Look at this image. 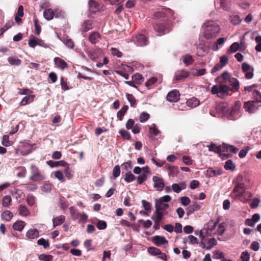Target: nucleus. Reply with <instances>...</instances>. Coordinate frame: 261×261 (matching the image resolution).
Wrapping results in <instances>:
<instances>
[{
  "instance_id": "nucleus-10",
  "label": "nucleus",
  "mask_w": 261,
  "mask_h": 261,
  "mask_svg": "<svg viewBox=\"0 0 261 261\" xmlns=\"http://www.w3.org/2000/svg\"><path fill=\"white\" fill-rule=\"evenodd\" d=\"M153 28L156 32L160 34L159 35H161L166 32H168L170 30V26L169 24L156 23L154 25Z\"/></svg>"
},
{
  "instance_id": "nucleus-23",
  "label": "nucleus",
  "mask_w": 261,
  "mask_h": 261,
  "mask_svg": "<svg viewBox=\"0 0 261 261\" xmlns=\"http://www.w3.org/2000/svg\"><path fill=\"white\" fill-rule=\"evenodd\" d=\"M215 6L217 8L220 7L225 10H228L229 7L226 3V0H215Z\"/></svg>"
},
{
  "instance_id": "nucleus-24",
  "label": "nucleus",
  "mask_w": 261,
  "mask_h": 261,
  "mask_svg": "<svg viewBox=\"0 0 261 261\" xmlns=\"http://www.w3.org/2000/svg\"><path fill=\"white\" fill-rule=\"evenodd\" d=\"M65 219V216L63 215H60L54 218L53 220L54 228L62 224Z\"/></svg>"
},
{
  "instance_id": "nucleus-36",
  "label": "nucleus",
  "mask_w": 261,
  "mask_h": 261,
  "mask_svg": "<svg viewBox=\"0 0 261 261\" xmlns=\"http://www.w3.org/2000/svg\"><path fill=\"white\" fill-rule=\"evenodd\" d=\"M158 79L156 77H152L145 83V86L148 89H151L156 84Z\"/></svg>"
},
{
  "instance_id": "nucleus-47",
  "label": "nucleus",
  "mask_w": 261,
  "mask_h": 261,
  "mask_svg": "<svg viewBox=\"0 0 261 261\" xmlns=\"http://www.w3.org/2000/svg\"><path fill=\"white\" fill-rule=\"evenodd\" d=\"M26 201L29 206H33L35 203V197L32 194L27 195Z\"/></svg>"
},
{
  "instance_id": "nucleus-54",
  "label": "nucleus",
  "mask_w": 261,
  "mask_h": 261,
  "mask_svg": "<svg viewBox=\"0 0 261 261\" xmlns=\"http://www.w3.org/2000/svg\"><path fill=\"white\" fill-rule=\"evenodd\" d=\"M148 252L151 255H156L161 253V250L155 247H149Z\"/></svg>"
},
{
  "instance_id": "nucleus-31",
  "label": "nucleus",
  "mask_w": 261,
  "mask_h": 261,
  "mask_svg": "<svg viewBox=\"0 0 261 261\" xmlns=\"http://www.w3.org/2000/svg\"><path fill=\"white\" fill-rule=\"evenodd\" d=\"M35 96L34 95H28L25 96L20 102L21 105H26L34 101Z\"/></svg>"
},
{
  "instance_id": "nucleus-51",
  "label": "nucleus",
  "mask_w": 261,
  "mask_h": 261,
  "mask_svg": "<svg viewBox=\"0 0 261 261\" xmlns=\"http://www.w3.org/2000/svg\"><path fill=\"white\" fill-rule=\"evenodd\" d=\"M89 5L90 9L94 12H95L98 9L97 3L93 0H90L89 1Z\"/></svg>"
},
{
  "instance_id": "nucleus-14",
  "label": "nucleus",
  "mask_w": 261,
  "mask_h": 261,
  "mask_svg": "<svg viewBox=\"0 0 261 261\" xmlns=\"http://www.w3.org/2000/svg\"><path fill=\"white\" fill-rule=\"evenodd\" d=\"M207 147L210 151H213L217 153L225 151V146L224 145L217 146L214 143H212L210 145H207Z\"/></svg>"
},
{
  "instance_id": "nucleus-19",
  "label": "nucleus",
  "mask_w": 261,
  "mask_h": 261,
  "mask_svg": "<svg viewBox=\"0 0 261 261\" xmlns=\"http://www.w3.org/2000/svg\"><path fill=\"white\" fill-rule=\"evenodd\" d=\"M227 83L232 86V88H231V91H237L239 90L240 87L239 82L236 78L231 76Z\"/></svg>"
},
{
  "instance_id": "nucleus-9",
  "label": "nucleus",
  "mask_w": 261,
  "mask_h": 261,
  "mask_svg": "<svg viewBox=\"0 0 261 261\" xmlns=\"http://www.w3.org/2000/svg\"><path fill=\"white\" fill-rule=\"evenodd\" d=\"M242 69L245 73V77L247 79H251L253 77L254 69L248 63L246 62L242 63Z\"/></svg>"
},
{
  "instance_id": "nucleus-15",
  "label": "nucleus",
  "mask_w": 261,
  "mask_h": 261,
  "mask_svg": "<svg viewBox=\"0 0 261 261\" xmlns=\"http://www.w3.org/2000/svg\"><path fill=\"white\" fill-rule=\"evenodd\" d=\"M87 54L91 60H94L102 54V51L99 48L93 49L88 51Z\"/></svg>"
},
{
  "instance_id": "nucleus-50",
  "label": "nucleus",
  "mask_w": 261,
  "mask_h": 261,
  "mask_svg": "<svg viewBox=\"0 0 261 261\" xmlns=\"http://www.w3.org/2000/svg\"><path fill=\"white\" fill-rule=\"evenodd\" d=\"M37 244L40 246H42L44 248H47L49 246L48 241L43 238L39 239L37 241Z\"/></svg>"
},
{
  "instance_id": "nucleus-42",
  "label": "nucleus",
  "mask_w": 261,
  "mask_h": 261,
  "mask_svg": "<svg viewBox=\"0 0 261 261\" xmlns=\"http://www.w3.org/2000/svg\"><path fill=\"white\" fill-rule=\"evenodd\" d=\"M253 96L254 99L253 101H255L257 103L260 104L261 102V94L260 92L257 90H254L253 93Z\"/></svg>"
},
{
  "instance_id": "nucleus-6",
  "label": "nucleus",
  "mask_w": 261,
  "mask_h": 261,
  "mask_svg": "<svg viewBox=\"0 0 261 261\" xmlns=\"http://www.w3.org/2000/svg\"><path fill=\"white\" fill-rule=\"evenodd\" d=\"M28 44L30 47L34 48L37 45L42 46L45 48L48 47V45L44 41L33 35H31L28 39Z\"/></svg>"
},
{
  "instance_id": "nucleus-17",
  "label": "nucleus",
  "mask_w": 261,
  "mask_h": 261,
  "mask_svg": "<svg viewBox=\"0 0 261 261\" xmlns=\"http://www.w3.org/2000/svg\"><path fill=\"white\" fill-rule=\"evenodd\" d=\"M152 241L155 245L158 246L168 243V241L164 237L159 236H155L153 237Z\"/></svg>"
},
{
  "instance_id": "nucleus-45",
  "label": "nucleus",
  "mask_w": 261,
  "mask_h": 261,
  "mask_svg": "<svg viewBox=\"0 0 261 261\" xmlns=\"http://www.w3.org/2000/svg\"><path fill=\"white\" fill-rule=\"evenodd\" d=\"M224 167L226 170L233 171L235 169L236 166L232 161L229 160L225 162Z\"/></svg>"
},
{
  "instance_id": "nucleus-52",
  "label": "nucleus",
  "mask_w": 261,
  "mask_h": 261,
  "mask_svg": "<svg viewBox=\"0 0 261 261\" xmlns=\"http://www.w3.org/2000/svg\"><path fill=\"white\" fill-rule=\"evenodd\" d=\"M138 222L140 224H142L143 226L146 228H149L152 225V222L149 220L146 221H144L143 220H138Z\"/></svg>"
},
{
  "instance_id": "nucleus-26",
  "label": "nucleus",
  "mask_w": 261,
  "mask_h": 261,
  "mask_svg": "<svg viewBox=\"0 0 261 261\" xmlns=\"http://www.w3.org/2000/svg\"><path fill=\"white\" fill-rule=\"evenodd\" d=\"M167 212L166 211H158L155 210L152 217L156 218L157 220H162L163 216L165 215Z\"/></svg>"
},
{
  "instance_id": "nucleus-46",
  "label": "nucleus",
  "mask_w": 261,
  "mask_h": 261,
  "mask_svg": "<svg viewBox=\"0 0 261 261\" xmlns=\"http://www.w3.org/2000/svg\"><path fill=\"white\" fill-rule=\"evenodd\" d=\"M92 23L90 20L86 21L84 22L82 27L83 31L87 32L92 29Z\"/></svg>"
},
{
  "instance_id": "nucleus-48",
  "label": "nucleus",
  "mask_w": 261,
  "mask_h": 261,
  "mask_svg": "<svg viewBox=\"0 0 261 261\" xmlns=\"http://www.w3.org/2000/svg\"><path fill=\"white\" fill-rule=\"evenodd\" d=\"M217 241L215 238H211L208 240V246L206 247V250L211 249L214 246L217 245Z\"/></svg>"
},
{
  "instance_id": "nucleus-37",
  "label": "nucleus",
  "mask_w": 261,
  "mask_h": 261,
  "mask_svg": "<svg viewBox=\"0 0 261 261\" xmlns=\"http://www.w3.org/2000/svg\"><path fill=\"white\" fill-rule=\"evenodd\" d=\"M241 107V103L240 101H236L234 106L232 108L230 114L240 113V110Z\"/></svg>"
},
{
  "instance_id": "nucleus-43",
  "label": "nucleus",
  "mask_w": 261,
  "mask_h": 261,
  "mask_svg": "<svg viewBox=\"0 0 261 261\" xmlns=\"http://www.w3.org/2000/svg\"><path fill=\"white\" fill-rule=\"evenodd\" d=\"M183 62L186 66L191 65L193 62L192 57L189 55L185 56L183 59Z\"/></svg>"
},
{
  "instance_id": "nucleus-30",
  "label": "nucleus",
  "mask_w": 261,
  "mask_h": 261,
  "mask_svg": "<svg viewBox=\"0 0 261 261\" xmlns=\"http://www.w3.org/2000/svg\"><path fill=\"white\" fill-rule=\"evenodd\" d=\"M226 40V38L224 37L219 38L218 39H217L215 44L212 47V49L214 51L218 50L219 48V46L222 45Z\"/></svg>"
},
{
  "instance_id": "nucleus-33",
  "label": "nucleus",
  "mask_w": 261,
  "mask_h": 261,
  "mask_svg": "<svg viewBox=\"0 0 261 261\" xmlns=\"http://www.w3.org/2000/svg\"><path fill=\"white\" fill-rule=\"evenodd\" d=\"M25 223L22 221H17L13 225L14 229L21 231L24 227Z\"/></svg>"
},
{
  "instance_id": "nucleus-21",
  "label": "nucleus",
  "mask_w": 261,
  "mask_h": 261,
  "mask_svg": "<svg viewBox=\"0 0 261 261\" xmlns=\"http://www.w3.org/2000/svg\"><path fill=\"white\" fill-rule=\"evenodd\" d=\"M39 235V232L36 228L30 229L26 233V237L30 239L38 238Z\"/></svg>"
},
{
  "instance_id": "nucleus-34",
  "label": "nucleus",
  "mask_w": 261,
  "mask_h": 261,
  "mask_svg": "<svg viewBox=\"0 0 261 261\" xmlns=\"http://www.w3.org/2000/svg\"><path fill=\"white\" fill-rule=\"evenodd\" d=\"M43 16L46 20H51L54 16V13L53 10L51 9L45 10L43 13Z\"/></svg>"
},
{
  "instance_id": "nucleus-18",
  "label": "nucleus",
  "mask_w": 261,
  "mask_h": 261,
  "mask_svg": "<svg viewBox=\"0 0 261 261\" xmlns=\"http://www.w3.org/2000/svg\"><path fill=\"white\" fill-rule=\"evenodd\" d=\"M54 61L56 66L62 70L65 69L68 66L67 63L59 57L55 58Z\"/></svg>"
},
{
  "instance_id": "nucleus-58",
  "label": "nucleus",
  "mask_w": 261,
  "mask_h": 261,
  "mask_svg": "<svg viewBox=\"0 0 261 261\" xmlns=\"http://www.w3.org/2000/svg\"><path fill=\"white\" fill-rule=\"evenodd\" d=\"M126 96L127 100L129 101V102L130 104V106L132 107H135V106L136 105V99H135L134 97L133 96V95L130 94H127Z\"/></svg>"
},
{
  "instance_id": "nucleus-64",
  "label": "nucleus",
  "mask_w": 261,
  "mask_h": 261,
  "mask_svg": "<svg viewBox=\"0 0 261 261\" xmlns=\"http://www.w3.org/2000/svg\"><path fill=\"white\" fill-rule=\"evenodd\" d=\"M221 77L223 79L224 82L227 83L231 77V76L228 72L225 71L222 74Z\"/></svg>"
},
{
  "instance_id": "nucleus-41",
  "label": "nucleus",
  "mask_w": 261,
  "mask_h": 261,
  "mask_svg": "<svg viewBox=\"0 0 261 261\" xmlns=\"http://www.w3.org/2000/svg\"><path fill=\"white\" fill-rule=\"evenodd\" d=\"M8 61L11 65L19 66L21 63V61L16 58L9 57L8 59Z\"/></svg>"
},
{
  "instance_id": "nucleus-53",
  "label": "nucleus",
  "mask_w": 261,
  "mask_h": 261,
  "mask_svg": "<svg viewBox=\"0 0 261 261\" xmlns=\"http://www.w3.org/2000/svg\"><path fill=\"white\" fill-rule=\"evenodd\" d=\"M39 258L40 260L43 261H52L53 256L50 255L42 254L39 255Z\"/></svg>"
},
{
  "instance_id": "nucleus-8",
  "label": "nucleus",
  "mask_w": 261,
  "mask_h": 261,
  "mask_svg": "<svg viewBox=\"0 0 261 261\" xmlns=\"http://www.w3.org/2000/svg\"><path fill=\"white\" fill-rule=\"evenodd\" d=\"M132 41L138 46H144L148 43V41L146 37L141 34H139L133 38Z\"/></svg>"
},
{
  "instance_id": "nucleus-39",
  "label": "nucleus",
  "mask_w": 261,
  "mask_h": 261,
  "mask_svg": "<svg viewBox=\"0 0 261 261\" xmlns=\"http://www.w3.org/2000/svg\"><path fill=\"white\" fill-rule=\"evenodd\" d=\"M13 214L9 211H5L2 214V218L6 221H9L13 217Z\"/></svg>"
},
{
  "instance_id": "nucleus-16",
  "label": "nucleus",
  "mask_w": 261,
  "mask_h": 261,
  "mask_svg": "<svg viewBox=\"0 0 261 261\" xmlns=\"http://www.w3.org/2000/svg\"><path fill=\"white\" fill-rule=\"evenodd\" d=\"M189 75V72L185 70H182L177 71L174 75V80L180 81L181 80Z\"/></svg>"
},
{
  "instance_id": "nucleus-27",
  "label": "nucleus",
  "mask_w": 261,
  "mask_h": 261,
  "mask_svg": "<svg viewBox=\"0 0 261 261\" xmlns=\"http://www.w3.org/2000/svg\"><path fill=\"white\" fill-rule=\"evenodd\" d=\"M18 212L20 215L24 217L28 216L30 215L29 209L23 205H20L18 208Z\"/></svg>"
},
{
  "instance_id": "nucleus-62",
  "label": "nucleus",
  "mask_w": 261,
  "mask_h": 261,
  "mask_svg": "<svg viewBox=\"0 0 261 261\" xmlns=\"http://www.w3.org/2000/svg\"><path fill=\"white\" fill-rule=\"evenodd\" d=\"M111 54L114 56H116L118 58H120L122 56V54L118 49L116 48H111Z\"/></svg>"
},
{
  "instance_id": "nucleus-32",
  "label": "nucleus",
  "mask_w": 261,
  "mask_h": 261,
  "mask_svg": "<svg viewBox=\"0 0 261 261\" xmlns=\"http://www.w3.org/2000/svg\"><path fill=\"white\" fill-rule=\"evenodd\" d=\"M208 49L205 46L200 44L197 48V55L198 56H203L206 53H207Z\"/></svg>"
},
{
  "instance_id": "nucleus-35",
  "label": "nucleus",
  "mask_w": 261,
  "mask_h": 261,
  "mask_svg": "<svg viewBox=\"0 0 261 261\" xmlns=\"http://www.w3.org/2000/svg\"><path fill=\"white\" fill-rule=\"evenodd\" d=\"M186 186L184 184L181 183L180 185L177 184H173L172 185V188L173 191L176 193H179L181 190L185 189Z\"/></svg>"
},
{
  "instance_id": "nucleus-7",
  "label": "nucleus",
  "mask_w": 261,
  "mask_h": 261,
  "mask_svg": "<svg viewBox=\"0 0 261 261\" xmlns=\"http://www.w3.org/2000/svg\"><path fill=\"white\" fill-rule=\"evenodd\" d=\"M261 105L256 103L255 101H248L244 103V108L246 112L253 113L256 112L258 108Z\"/></svg>"
},
{
  "instance_id": "nucleus-11",
  "label": "nucleus",
  "mask_w": 261,
  "mask_h": 261,
  "mask_svg": "<svg viewBox=\"0 0 261 261\" xmlns=\"http://www.w3.org/2000/svg\"><path fill=\"white\" fill-rule=\"evenodd\" d=\"M180 94L177 90H173L167 95V100L170 102H177L179 99Z\"/></svg>"
},
{
  "instance_id": "nucleus-4",
  "label": "nucleus",
  "mask_w": 261,
  "mask_h": 261,
  "mask_svg": "<svg viewBox=\"0 0 261 261\" xmlns=\"http://www.w3.org/2000/svg\"><path fill=\"white\" fill-rule=\"evenodd\" d=\"M169 14L172 15L173 18H175L174 12L171 9L166 8L165 7H161L156 12H154L153 16V18L155 19H160L163 17H165Z\"/></svg>"
},
{
  "instance_id": "nucleus-40",
  "label": "nucleus",
  "mask_w": 261,
  "mask_h": 261,
  "mask_svg": "<svg viewBox=\"0 0 261 261\" xmlns=\"http://www.w3.org/2000/svg\"><path fill=\"white\" fill-rule=\"evenodd\" d=\"M169 170V175L171 177H174L176 176L178 173V169L177 167L175 166H169L168 167Z\"/></svg>"
},
{
  "instance_id": "nucleus-12",
  "label": "nucleus",
  "mask_w": 261,
  "mask_h": 261,
  "mask_svg": "<svg viewBox=\"0 0 261 261\" xmlns=\"http://www.w3.org/2000/svg\"><path fill=\"white\" fill-rule=\"evenodd\" d=\"M245 187L243 183H236V185L233 189V192L236 197L242 196L245 191Z\"/></svg>"
},
{
  "instance_id": "nucleus-60",
  "label": "nucleus",
  "mask_w": 261,
  "mask_h": 261,
  "mask_svg": "<svg viewBox=\"0 0 261 261\" xmlns=\"http://www.w3.org/2000/svg\"><path fill=\"white\" fill-rule=\"evenodd\" d=\"M2 144L3 146L8 147L10 146L11 144L9 140V136L7 135H4L3 138V141Z\"/></svg>"
},
{
  "instance_id": "nucleus-49",
  "label": "nucleus",
  "mask_w": 261,
  "mask_h": 261,
  "mask_svg": "<svg viewBox=\"0 0 261 261\" xmlns=\"http://www.w3.org/2000/svg\"><path fill=\"white\" fill-rule=\"evenodd\" d=\"M240 47V46L238 42H234L230 45L228 51L232 53H236L239 50Z\"/></svg>"
},
{
  "instance_id": "nucleus-29",
  "label": "nucleus",
  "mask_w": 261,
  "mask_h": 261,
  "mask_svg": "<svg viewBox=\"0 0 261 261\" xmlns=\"http://www.w3.org/2000/svg\"><path fill=\"white\" fill-rule=\"evenodd\" d=\"M186 103L187 106L191 108L196 107L200 104L199 100L195 97H193L188 99Z\"/></svg>"
},
{
  "instance_id": "nucleus-13",
  "label": "nucleus",
  "mask_w": 261,
  "mask_h": 261,
  "mask_svg": "<svg viewBox=\"0 0 261 261\" xmlns=\"http://www.w3.org/2000/svg\"><path fill=\"white\" fill-rule=\"evenodd\" d=\"M152 180L154 182V187L158 191H162L165 186L163 179L157 176H153Z\"/></svg>"
},
{
  "instance_id": "nucleus-3",
  "label": "nucleus",
  "mask_w": 261,
  "mask_h": 261,
  "mask_svg": "<svg viewBox=\"0 0 261 261\" xmlns=\"http://www.w3.org/2000/svg\"><path fill=\"white\" fill-rule=\"evenodd\" d=\"M30 172L31 175L29 177V179L33 182H39L45 178V176L35 165H32L30 167Z\"/></svg>"
},
{
  "instance_id": "nucleus-22",
  "label": "nucleus",
  "mask_w": 261,
  "mask_h": 261,
  "mask_svg": "<svg viewBox=\"0 0 261 261\" xmlns=\"http://www.w3.org/2000/svg\"><path fill=\"white\" fill-rule=\"evenodd\" d=\"M100 35L99 33L94 32L89 37V40L92 44H95L99 41L100 38Z\"/></svg>"
},
{
  "instance_id": "nucleus-57",
  "label": "nucleus",
  "mask_w": 261,
  "mask_h": 261,
  "mask_svg": "<svg viewBox=\"0 0 261 261\" xmlns=\"http://www.w3.org/2000/svg\"><path fill=\"white\" fill-rule=\"evenodd\" d=\"M96 226L98 229L103 230L106 228L107 223L104 221L98 220Z\"/></svg>"
},
{
  "instance_id": "nucleus-20",
  "label": "nucleus",
  "mask_w": 261,
  "mask_h": 261,
  "mask_svg": "<svg viewBox=\"0 0 261 261\" xmlns=\"http://www.w3.org/2000/svg\"><path fill=\"white\" fill-rule=\"evenodd\" d=\"M155 207L158 211H166L169 207V204L163 203L161 200H155Z\"/></svg>"
},
{
  "instance_id": "nucleus-25",
  "label": "nucleus",
  "mask_w": 261,
  "mask_h": 261,
  "mask_svg": "<svg viewBox=\"0 0 261 261\" xmlns=\"http://www.w3.org/2000/svg\"><path fill=\"white\" fill-rule=\"evenodd\" d=\"M160 131L156 128L154 124H151L149 126V137L153 139V138L158 135Z\"/></svg>"
},
{
  "instance_id": "nucleus-38",
  "label": "nucleus",
  "mask_w": 261,
  "mask_h": 261,
  "mask_svg": "<svg viewBox=\"0 0 261 261\" xmlns=\"http://www.w3.org/2000/svg\"><path fill=\"white\" fill-rule=\"evenodd\" d=\"M135 175L130 171L127 172L124 175V180L129 183L132 182L136 179Z\"/></svg>"
},
{
  "instance_id": "nucleus-28",
  "label": "nucleus",
  "mask_w": 261,
  "mask_h": 261,
  "mask_svg": "<svg viewBox=\"0 0 261 261\" xmlns=\"http://www.w3.org/2000/svg\"><path fill=\"white\" fill-rule=\"evenodd\" d=\"M226 223L224 222L221 223L218 226L216 231L214 234L218 236L222 235L226 230Z\"/></svg>"
},
{
  "instance_id": "nucleus-61",
  "label": "nucleus",
  "mask_w": 261,
  "mask_h": 261,
  "mask_svg": "<svg viewBox=\"0 0 261 261\" xmlns=\"http://www.w3.org/2000/svg\"><path fill=\"white\" fill-rule=\"evenodd\" d=\"M60 83L61 85V88L63 90H68L69 89V87L67 83L66 80H65L64 78L62 77L60 79Z\"/></svg>"
},
{
  "instance_id": "nucleus-55",
  "label": "nucleus",
  "mask_w": 261,
  "mask_h": 261,
  "mask_svg": "<svg viewBox=\"0 0 261 261\" xmlns=\"http://www.w3.org/2000/svg\"><path fill=\"white\" fill-rule=\"evenodd\" d=\"M41 190L42 191L49 193L51 190V186L50 184L45 183L41 187Z\"/></svg>"
},
{
  "instance_id": "nucleus-56",
  "label": "nucleus",
  "mask_w": 261,
  "mask_h": 261,
  "mask_svg": "<svg viewBox=\"0 0 261 261\" xmlns=\"http://www.w3.org/2000/svg\"><path fill=\"white\" fill-rule=\"evenodd\" d=\"M119 134L124 139L126 140H129L130 139V136L127 130L124 129H121L119 131Z\"/></svg>"
},
{
  "instance_id": "nucleus-5",
  "label": "nucleus",
  "mask_w": 261,
  "mask_h": 261,
  "mask_svg": "<svg viewBox=\"0 0 261 261\" xmlns=\"http://www.w3.org/2000/svg\"><path fill=\"white\" fill-rule=\"evenodd\" d=\"M216 227V223H214V221L213 220L210 221L208 222L205 226V227L204 229L201 230L200 232H195L196 234H199V237L201 238V240H202L204 237L203 236V232L202 231H204L205 230V233L210 236H212L213 235H214V233H213V230Z\"/></svg>"
},
{
  "instance_id": "nucleus-2",
  "label": "nucleus",
  "mask_w": 261,
  "mask_h": 261,
  "mask_svg": "<svg viewBox=\"0 0 261 261\" xmlns=\"http://www.w3.org/2000/svg\"><path fill=\"white\" fill-rule=\"evenodd\" d=\"M229 91H231V88L223 84L219 86L214 85L211 89V92L213 94H217L218 97L221 98H224L228 96Z\"/></svg>"
},
{
  "instance_id": "nucleus-44",
  "label": "nucleus",
  "mask_w": 261,
  "mask_h": 261,
  "mask_svg": "<svg viewBox=\"0 0 261 261\" xmlns=\"http://www.w3.org/2000/svg\"><path fill=\"white\" fill-rule=\"evenodd\" d=\"M12 201V199L10 196L9 195H6L5 196L2 200V204L3 206L4 207H7L8 206L11 202Z\"/></svg>"
},
{
  "instance_id": "nucleus-59",
  "label": "nucleus",
  "mask_w": 261,
  "mask_h": 261,
  "mask_svg": "<svg viewBox=\"0 0 261 261\" xmlns=\"http://www.w3.org/2000/svg\"><path fill=\"white\" fill-rule=\"evenodd\" d=\"M142 206L146 211H149L151 210V204L145 200H142Z\"/></svg>"
},
{
  "instance_id": "nucleus-63",
  "label": "nucleus",
  "mask_w": 261,
  "mask_h": 261,
  "mask_svg": "<svg viewBox=\"0 0 261 261\" xmlns=\"http://www.w3.org/2000/svg\"><path fill=\"white\" fill-rule=\"evenodd\" d=\"M180 200L181 204L184 206L188 205L191 202L190 199L188 197L186 196L181 197Z\"/></svg>"
},
{
  "instance_id": "nucleus-1",
  "label": "nucleus",
  "mask_w": 261,
  "mask_h": 261,
  "mask_svg": "<svg viewBox=\"0 0 261 261\" xmlns=\"http://www.w3.org/2000/svg\"><path fill=\"white\" fill-rule=\"evenodd\" d=\"M202 27L204 30V36L207 39L215 38L221 30L220 25L217 23L211 20L204 23Z\"/></svg>"
}]
</instances>
